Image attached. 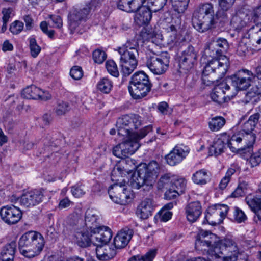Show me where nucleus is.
Returning a JSON list of instances; mask_svg holds the SVG:
<instances>
[{
  "label": "nucleus",
  "instance_id": "obj_18",
  "mask_svg": "<svg viewBox=\"0 0 261 261\" xmlns=\"http://www.w3.org/2000/svg\"><path fill=\"white\" fill-rule=\"evenodd\" d=\"M189 153V148L183 145H177L165 156L167 163L172 166L180 163Z\"/></svg>",
  "mask_w": 261,
  "mask_h": 261
},
{
  "label": "nucleus",
  "instance_id": "obj_63",
  "mask_svg": "<svg viewBox=\"0 0 261 261\" xmlns=\"http://www.w3.org/2000/svg\"><path fill=\"white\" fill-rule=\"evenodd\" d=\"M71 192L75 197H80L85 194V191L81 186H75L72 187Z\"/></svg>",
  "mask_w": 261,
  "mask_h": 261
},
{
  "label": "nucleus",
  "instance_id": "obj_49",
  "mask_svg": "<svg viewBox=\"0 0 261 261\" xmlns=\"http://www.w3.org/2000/svg\"><path fill=\"white\" fill-rule=\"evenodd\" d=\"M186 185V181L184 179L180 178L175 180L174 182H172L171 187L172 188L173 186L176 191L180 194L182 193L184 191Z\"/></svg>",
  "mask_w": 261,
  "mask_h": 261
},
{
  "label": "nucleus",
  "instance_id": "obj_42",
  "mask_svg": "<svg viewBox=\"0 0 261 261\" xmlns=\"http://www.w3.org/2000/svg\"><path fill=\"white\" fill-rule=\"evenodd\" d=\"M214 246L209 244L207 242L204 241V239H201L198 235H197L195 240V248L199 251H207L210 254L211 250H212Z\"/></svg>",
  "mask_w": 261,
  "mask_h": 261
},
{
  "label": "nucleus",
  "instance_id": "obj_21",
  "mask_svg": "<svg viewBox=\"0 0 261 261\" xmlns=\"http://www.w3.org/2000/svg\"><path fill=\"white\" fill-rule=\"evenodd\" d=\"M155 205V203L152 198H145L138 205L136 214L139 218L147 219L152 215V212Z\"/></svg>",
  "mask_w": 261,
  "mask_h": 261
},
{
  "label": "nucleus",
  "instance_id": "obj_30",
  "mask_svg": "<svg viewBox=\"0 0 261 261\" xmlns=\"http://www.w3.org/2000/svg\"><path fill=\"white\" fill-rule=\"evenodd\" d=\"M16 250V242L15 241H11L5 245L1 252L2 261H13Z\"/></svg>",
  "mask_w": 261,
  "mask_h": 261
},
{
  "label": "nucleus",
  "instance_id": "obj_32",
  "mask_svg": "<svg viewBox=\"0 0 261 261\" xmlns=\"http://www.w3.org/2000/svg\"><path fill=\"white\" fill-rule=\"evenodd\" d=\"M96 254L97 258L100 260H108L113 258L116 254V250L109 246L97 247Z\"/></svg>",
  "mask_w": 261,
  "mask_h": 261
},
{
  "label": "nucleus",
  "instance_id": "obj_57",
  "mask_svg": "<svg viewBox=\"0 0 261 261\" xmlns=\"http://www.w3.org/2000/svg\"><path fill=\"white\" fill-rule=\"evenodd\" d=\"M118 8L123 11L132 12L130 0H120L118 4Z\"/></svg>",
  "mask_w": 261,
  "mask_h": 261
},
{
  "label": "nucleus",
  "instance_id": "obj_10",
  "mask_svg": "<svg viewBox=\"0 0 261 261\" xmlns=\"http://www.w3.org/2000/svg\"><path fill=\"white\" fill-rule=\"evenodd\" d=\"M91 4L87 5L85 7L79 10L72 11L68 16L69 29L71 33H83L82 27L88 18L91 9Z\"/></svg>",
  "mask_w": 261,
  "mask_h": 261
},
{
  "label": "nucleus",
  "instance_id": "obj_43",
  "mask_svg": "<svg viewBox=\"0 0 261 261\" xmlns=\"http://www.w3.org/2000/svg\"><path fill=\"white\" fill-rule=\"evenodd\" d=\"M156 254L155 249H151L144 256L137 255L132 256L128 261H152Z\"/></svg>",
  "mask_w": 261,
  "mask_h": 261
},
{
  "label": "nucleus",
  "instance_id": "obj_45",
  "mask_svg": "<svg viewBox=\"0 0 261 261\" xmlns=\"http://www.w3.org/2000/svg\"><path fill=\"white\" fill-rule=\"evenodd\" d=\"M106 68L111 75L115 77H118L119 71L115 62L113 60H108L106 63Z\"/></svg>",
  "mask_w": 261,
  "mask_h": 261
},
{
  "label": "nucleus",
  "instance_id": "obj_44",
  "mask_svg": "<svg viewBox=\"0 0 261 261\" xmlns=\"http://www.w3.org/2000/svg\"><path fill=\"white\" fill-rule=\"evenodd\" d=\"M189 0L175 1L172 4L174 10L178 13H183L187 9Z\"/></svg>",
  "mask_w": 261,
  "mask_h": 261
},
{
  "label": "nucleus",
  "instance_id": "obj_6",
  "mask_svg": "<svg viewBox=\"0 0 261 261\" xmlns=\"http://www.w3.org/2000/svg\"><path fill=\"white\" fill-rule=\"evenodd\" d=\"M20 253L28 258L34 257L40 254L44 245L42 236L35 231H28L23 234L19 240Z\"/></svg>",
  "mask_w": 261,
  "mask_h": 261
},
{
  "label": "nucleus",
  "instance_id": "obj_3",
  "mask_svg": "<svg viewBox=\"0 0 261 261\" xmlns=\"http://www.w3.org/2000/svg\"><path fill=\"white\" fill-rule=\"evenodd\" d=\"M214 246L210 250V255L215 258H221L222 261H238L240 251L237 243L231 238L219 240L216 235L207 231L200 230L197 234Z\"/></svg>",
  "mask_w": 261,
  "mask_h": 261
},
{
  "label": "nucleus",
  "instance_id": "obj_13",
  "mask_svg": "<svg viewBox=\"0 0 261 261\" xmlns=\"http://www.w3.org/2000/svg\"><path fill=\"white\" fill-rule=\"evenodd\" d=\"M229 208L225 204H216L208 207L205 218L207 222L212 225L219 224L226 217Z\"/></svg>",
  "mask_w": 261,
  "mask_h": 261
},
{
  "label": "nucleus",
  "instance_id": "obj_28",
  "mask_svg": "<svg viewBox=\"0 0 261 261\" xmlns=\"http://www.w3.org/2000/svg\"><path fill=\"white\" fill-rule=\"evenodd\" d=\"M133 235V230L125 228L119 231L114 238V244L116 248L125 247L130 241Z\"/></svg>",
  "mask_w": 261,
  "mask_h": 261
},
{
  "label": "nucleus",
  "instance_id": "obj_25",
  "mask_svg": "<svg viewBox=\"0 0 261 261\" xmlns=\"http://www.w3.org/2000/svg\"><path fill=\"white\" fill-rule=\"evenodd\" d=\"M185 210L188 221L192 223L196 221L202 214V207L199 201L189 203Z\"/></svg>",
  "mask_w": 261,
  "mask_h": 261
},
{
  "label": "nucleus",
  "instance_id": "obj_22",
  "mask_svg": "<svg viewBox=\"0 0 261 261\" xmlns=\"http://www.w3.org/2000/svg\"><path fill=\"white\" fill-rule=\"evenodd\" d=\"M43 195L41 191L33 190L24 193L21 197L20 203L27 207L34 206L42 202Z\"/></svg>",
  "mask_w": 261,
  "mask_h": 261
},
{
  "label": "nucleus",
  "instance_id": "obj_36",
  "mask_svg": "<svg viewBox=\"0 0 261 261\" xmlns=\"http://www.w3.org/2000/svg\"><path fill=\"white\" fill-rule=\"evenodd\" d=\"M97 220V216L91 211H87L85 214V225L86 229L91 231V229L97 226L96 222Z\"/></svg>",
  "mask_w": 261,
  "mask_h": 261
},
{
  "label": "nucleus",
  "instance_id": "obj_17",
  "mask_svg": "<svg viewBox=\"0 0 261 261\" xmlns=\"http://www.w3.org/2000/svg\"><path fill=\"white\" fill-rule=\"evenodd\" d=\"M234 94L230 92L229 85L223 81L215 86L211 94V97L214 101L222 104L225 102L227 97L230 98Z\"/></svg>",
  "mask_w": 261,
  "mask_h": 261
},
{
  "label": "nucleus",
  "instance_id": "obj_5",
  "mask_svg": "<svg viewBox=\"0 0 261 261\" xmlns=\"http://www.w3.org/2000/svg\"><path fill=\"white\" fill-rule=\"evenodd\" d=\"M160 171L159 164L151 161L148 164H141L137 168V175H134L131 181L132 187L136 189L143 187L144 190L151 189Z\"/></svg>",
  "mask_w": 261,
  "mask_h": 261
},
{
  "label": "nucleus",
  "instance_id": "obj_23",
  "mask_svg": "<svg viewBox=\"0 0 261 261\" xmlns=\"http://www.w3.org/2000/svg\"><path fill=\"white\" fill-rule=\"evenodd\" d=\"M245 200L249 207L255 214L254 221L256 223L261 221V196L249 194L246 196Z\"/></svg>",
  "mask_w": 261,
  "mask_h": 261
},
{
  "label": "nucleus",
  "instance_id": "obj_8",
  "mask_svg": "<svg viewBox=\"0 0 261 261\" xmlns=\"http://www.w3.org/2000/svg\"><path fill=\"white\" fill-rule=\"evenodd\" d=\"M151 88L148 76L144 72H137L131 77L128 90L134 99H139L145 97Z\"/></svg>",
  "mask_w": 261,
  "mask_h": 261
},
{
  "label": "nucleus",
  "instance_id": "obj_41",
  "mask_svg": "<svg viewBox=\"0 0 261 261\" xmlns=\"http://www.w3.org/2000/svg\"><path fill=\"white\" fill-rule=\"evenodd\" d=\"M244 14H236L234 15L231 20V25L235 29L239 30L244 27L246 22L244 19Z\"/></svg>",
  "mask_w": 261,
  "mask_h": 261
},
{
  "label": "nucleus",
  "instance_id": "obj_47",
  "mask_svg": "<svg viewBox=\"0 0 261 261\" xmlns=\"http://www.w3.org/2000/svg\"><path fill=\"white\" fill-rule=\"evenodd\" d=\"M168 0H148L147 4L152 6L154 12L162 10L166 4Z\"/></svg>",
  "mask_w": 261,
  "mask_h": 261
},
{
  "label": "nucleus",
  "instance_id": "obj_19",
  "mask_svg": "<svg viewBox=\"0 0 261 261\" xmlns=\"http://www.w3.org/2000/svg\"><path fill=\"white\" fill-rule=\"evenodd\" d=\"M253 19L256 24L249 29L248 36H250L253 45L261 47V6L254 10Z\"/></svg>",
  "mask_w": 261,
  "mask_h": 261
},
{
  "label": "nucleus",
  "instance_id": "obj_9",
  "mask_svg": "<svg viewBox=\"0 0 261 261\" xmlns=\"http://www.w3.org/2000/svg\"><path fill=\"white\" fill-rule=\"evenodd\" d=\"M111 179L115 182L108 190L110 198L115 203L125 205L131 199V191L128 189V182L125 179L111 176Z\"/></svg>",
  "mask_w": 261,
  "mask_h": 261
},
{
  "label": "nucleus",
  "instance_id": "obj_20",
  "mask_svg": "<svg viewBox=\"0 0 261 261\" xmlns=\"http://www.w3.org/2000/svg\"><path fill=\"white\" fill-rule=\"evenodd\" d=\"M197 59V51L194 47L188 45L182 51L180 57L179 65L180 68L189 70L191 69L196 63Z\"/></svg>",
  "mask_w": 261,
  "mask_h": 261
},
{
  "label": "nucleus",
  "instance_id": "obj_33",
  "mask_svg": "<svg viewBox=\"0 0 261 261\" xmlns=\"http://www.w3.org/2000/svg\"><path fill=\"white\" fill-rule=\"evenodd\" d=\"M210 180L209 172L205 169H200L193 174L192 180L198 185H205Z\"/></svg>",
  "mask_w": 261,
  "mask_h": 261
},
{
  "label": "nucleus",
  "instance_id": "obj_59",
  "mask_svg": "<svg viewBox=\"0 0 261 261\" xmlns=\"http://www.w3.org/2000/svg\"><path fill=\"white\" fill-rule=\"evenodd\" d=\"M40 27L43 33L46 34L49 38H54L55 31L53 30H48V25L46 21L41 22Z\"/></svg>",
  "mask_w": 261,
  "mask_h": 261
},
{
  "label": "nucleus",
  "instance_id": "obj_24",
  "mask_svg": "<svg viewBox=\"0 0 261 261\" xmlns=\"http://www.w3.org/2000/svg\"><path fill=\"white\" fill-rule=\"evenodd\" d=\"M136 166L134 164V161L127 158L123 160L121 163L115 167L111 173V176L122 178L125 173H128L135 169Z\"/></svg>",
  "mask_w": 261,
  "mask_h": 261
},
{
  "label": "nucleus",
  "instance_id": "obj_7",
  "mask_svg": "<svg viewBox=\"0 0 261 261\" xmlns=\"http://www.w3.org/2000/svg\"><path fill=\"white\" fill-rule=\"evenodd\" d=\"M137 46L136 43L133 44L132 41L128 40L124 45L118 49L120 55L121 72L125 76L129 75L136 68L137 58L139 56Z\"/></svg>",
  "mask_w": 261,
  "mask_h": 261
},
{
  "label": "nucleus",
  "instance_id": "obj_53",
  "mask_svg": "<svg viewBox=\"0 0 261 261\" xmlns=\"http://www.w3.org/2000/svg\"><path fill=\"white\" fill-rule=\"evenodd\" d=\"M24 27L23 23L16 20L13 22L10 27V31L14 34H18L22 31Z\"/></svg>",
  "mask_w": 261,
  "mask_h": 261
},
{
  "label": "nucleus",
  "instance_id": "obj_52",
  "mask_svg": "<svg viewBox=\"0 0 261 261\" xmlns=\"http://www.w3.org/2000/svg\"><path fill=\"white\" fill-rule=\"evenodd\" d=\"M234 1L235 0H219L220 9L218 11H221L227 14V11L232 7Z\"/></svg>",
  "mask_w": 261,
  "mask_h": 261
},
{
  "label": "nucleus",
  "instance_id": "obj_26",
  "mask_svg": "<svg viewBox=\"0 0 261 261\" xmlns=\"http://www.w3.org/2000/svg\"><path fill=\"white\" fill-rule=\"evenodd\" d=\"M141 117L136 114L125 115L118 119L117 124L124 126L133 132L140 126Z\"/></svg>",
  "mask_w": 261,
  "mask_h": 261
},
{
  "label": "nucleus",
  "instance_id": "obj_50",
  "mask_svg": "<svg viewBox=\"0 0 261 261\" xmlns=\"http://www.w3.org/2000/svg\"><path fill=\"white\" fill-rule=\"evenodd\" d=\"M107 55L105 51L96 49L93 53V58L95 63H102L106 59Z\"/></svg>",
  "mask_w": 261,
  "mask_h": 261
},
{
  "label": "nucleus",
  "instance_id": "obj_61",
  "mask_svg": "<svg viewBox=\"0 0 261 261\" xmlns=\"http://www.w3.org/2000/svg\"><path fill=\"white\" fill-rule=\"evenodd\" d=\"M13 9L11 8H3L2 9V13L3 14V22H4V25L8 22L9 18H10V14L12 12Z\"/></svg>",
  "mask_w": 261,
  "mask_h": 261
},
{
  "label": "nucleus",
  "instance_id": "obj_12",
  "mask_svg": "<svg viewBox=\"0 0 261 261\" xmlns=\"http://www.w3.org/2000/svg\"><path fill=\"white\" fill-rule=\"evenodd\" d=\"M152 130V127L151 125L146 126L140 130L139 134H133L132 137L124 140L121 143L124 156H127L135 153L140 146L139 140Z\"/></svg>",
  "mask_w": 261,
  "mask_h": 261
},
{
  "label": "nucleus",
  "instance_id": "obj_1",
  "mask_svg": "<svg viewBox=\"0 0 261 261\" xmlns=\"http://www.w3.org/2000/svg\"><path fill=\"white\" fill-rule=\"evenodd\" d=\"M228 48V42L224 38H215L209 43L206 53L212 59L206 63L203 71L202 80L204 84L213 83L216 77H222L226 73L229 61L226 56L222 54Z\"/></svg>",
  "mask_w": 261,
  "mask_h": 261
},
{
  "label": "nucleus",
  "instance_id": "obj_38",
  "mask_svg": "<svg viewBox=\"0 0 261 261\" xmlns=\"http://www.w3.org/2000/svg\"><path fill=\"white\" fill-rule=\"evenodd\" d=\"M225 124V119L221 116L213 118L208 123L209 128L212 131L220 130Z\"/></svg>",
  "mask_w": 261,
  "mask_h": 261
},
{
  "label": "nucleus",
  "instance_id": "obj_16",
  "mask_svg": "<svg viewBox=\"0 0 261 261\" xmlns=\"http://www.w3.org/2000/svg\"><path fill=\"white\" fill-rule=\"evenodd\" d=\"M0 215L2 220L8 225L18 223L22 218L21 210L13 205L3 206L0 210Z\"/></svg>",
  "mask_w": 261,
  "mask_h": 261
},
{
  "label": "nucleus",
  "instance_id": "obj_48",
  "mask_svg": "<svg viewBox=\"0 0 261 261\" xmlns=\"http://www.w3.org/2000/svg\"><path fill=\"white\" fill-rule=\"evenodd\" d=\"M118 126V134L119 136L124 137V140L132 137L133 134H139L138 133L133 132L129 128L124 126L117 125Z\"/></svg>",
  "mask_w": 261,
  "mask_h": 261
},
{
  "label": "nucleus",
  "instance_id": "obj_64",
  "mask_svg": "<svg viewBox=\"0 0 261 261\" xmlns=\"http://www.w3.org/2000/svg\"><path fill=\"white\" fill-rule=\"evenodd\" d=\"M132 12H136L141 8L144 4L140 0H130Z\"/></svg>",
  "mask_w": 261,
  "mask_h": 261
},
{
  "label": "nucleus",
  "instance_id": "obj_11",
  "mask_svg": "<svg viewBox=\"0 0 261 261\" xmlns=\"http://www.w3.org/2000/svg\"><path fill=\"white\" fill-rule=\"evenodd\" d=\"M170 57L167 53L147 55L146 66L154 74L161 75L168 69Z\"/></svg>",
  "mask_w": 261,
  "mask_h": 261
},
{
  "label": "nucleus",
  "instance_id": "obj_29",
  "mask_svg": "<svg viewBox=\"0 0 261 261\" xmlns=\"http://www.w3.org/2000/svg\"><path fill=\"white\" fill-rule=\"evenodd\" d=\"M256 77L258 80V83L253 86L251 89L246 94V103H248L249 100L256 95H261V65H258L256 67L254 78Z\"/></svg>",
  "mask_w": 261,
  "mask_h": 261
},
{
  "label": "nucleus",
  "instance_id": "obj_27",
  "mask_svg": "<svg viewBox=\"0 0 261 261\" xmlns=\"http://www.w3.org/2000/svg\"><path fill=\"white\" fill-rule=\"evenodd\" d=\"M143 6L138 10L135 17L136 22L139 25L148 24L152 18V6L151 5Z\"/></svg>",
  "mask_w": 261,
  "mask_h": 261
},
{
  "label": "nucleus",
  "instance_id": "obj_54",
  "mask_svg": "<svg viewBox=\"0 0 261 261\" xmlns=\"http://www.w3.org/2000/svg\"><path fill=\"white\" fill-rule=\"evenodd\" d=\"M70 74L73 79L78 80L83 76V73L81 67L75 66L71 69Z\"/></svg>",
  "mask_w": 261,
  "mask_h": 261
},
{
  "label": "nucleus",
  "instance_id": "obj_15",
  "mask_svg": "<svg viewBox=\"0 0 261 261\" xmlns=\"http://www.w3.org/2000/svg\"><path fill=\"white\" fill-rule=\"evenodd\" d=\"M92 243L97 247L106 245L112 237L111 230L107 226H100L91 229Z\"/></svg>",
  "mask_w": 261,
  "mask_h": 261
},
{
  "label": "nucleus",
  "instance_id": "obj_56",
  "mask_svg": "<svg viewBox=\"0 0 261 261\" xmlns=\"http://www.w3.org/2000/svg\"><path fill=\"white\" fill-rule=\"evenodd\" d=\"M261 162V150L257 152L251 154L249 163L251 167H255L257 166Z\"/></svg>",
  "mask_w": 261,
  "mask_h": 261
},
{
  "label": "nucleus",
  "instance_id": "obj_51",
  "mask_svg": "<svg viewBox=\"0 0 261 261\" xmlns=\"http://www.w3.org/2000/svg\"><path fill=\"white\" fill-rule=\"evenodd\" d=\"M30 48L31 56L34 58L36 57L41 50L40 47L37 44L36 40L33 38L30 39Z\"/></svg>",
  "mask_w": 261,
  "mask_h": 261
},
{
  "label": "nucleus",
  "instance_id": "obj_35",
  "mask_svg": "<svg viewBox=\"0 0 261 261\" xmlns=\"http://www.w3.org/2000/svg\"><path fill=\"white\" fill-rule=\"evenodd\" d=\"M225 144L224 141L220 138L216 139L209 148L210 155L218 156L224 152Z\"/></svg>",
  "mask_w": 261,
  "mask_h": 261
},
{
  "label": "nucleus",
  "instance_id": "obj_62",
  "mask_svg": "<svg viewBox=\"0 0 261 261\" xmlns=\"http://www.w3.org/2000/svg\"><path fill=\"white\" fill-rule=\"evenodd\" d=\"M113 153L115 156L119 158H123L125 157L123 153V150L122 148V143H120L114 147Z\"/></svg>",
  "mask_w": 261,
  "mask_h": 261
},
{
  "label": "nucleus",
  "instance_id": "obj_4",
  "mask_svg": "<svg viewBox=\"0 0 261 261\" xmlns=\"http://www.w3.org/2000/svg\"><path fill=\"white\" fill-rule=\"evenodd\" d=\"M228 19V15L221 11L215 13L213 5L205 3L199 5L193 14L192 24L198 32L203 33L215 29L218 21L225 22Z\"/></svg>",
  "mask_w": 261,
  "mask_h": 261
},
{
  "label": "nucleus",
  "instance_id": "obj_55",
  "mask_svg": "<svg viewBox=\"0 0 261 261\" xmlns=\"http://www.w3.org/2000/svg\"><path fill=\"white\" fill-rule=\"evenodd\" d=\"M234 219L238 223L244 222L247 219L245 214L240 209L236 207L234 211Z\"/></svg>",
  "mask_w": 261,
  "mask_h": 261
},
{
  "label": "nucleus",
  "instance_id": "obj_46",
  "mask_svg": "<svg viewBox=\"0 0 261 261\" xmlns=\"http://www.w3.org/2000/svg\"><path fill=\"white\" fill-rule=\"evenodd\" d=\"M69 109L70 107L67 102L61 101L58 102L55 112L57 115L61 116L65 114Z\"/></svg>",
  "mask_w": 261,
  "mask_h": 261
},
{
  "label": "nucleus",
  "instance_id": "obj_40",
  "mask_svg": "<svg viewBox=\"0 0 261 261\" xmlns=\"http://www.w3.org/2000/svg\"><path fill=\"white\" fill-rule=\"evenodd\" d=\"M173 177L170 173H166L162 175L158 182V188L159 190H162L164 188L168 189L171 187L173 181Z\"/></svg>",
  "mask_w": 261,
  "mask_h": 261
},
{
  "label": "nucleus",
  "instance_id": "obj_58",
  "mask_svg": "<svg viewBox=\"0 0 261 261\" xmlns=\"http://www.w3.org/2000/svg\"><path fill=\"white\" fill-rule=\"evenodd\" d=\"M179 195V194L175 191L174 187L173 186L172 188L171 187L168 188L165 193L164 196L166 199L170 200L174 199Z\"/></svg>",
  "mask_w": 261,
  "mask_h": 261
},
{
  "label": "nucleus",
  "instance_id": "obj_37",
  "mask_svg": "<svg viewBox=\"0 0 261 261\" xmlns=\"http://www.w3.org/2000/svg\"><path fill=\"white\" fill-rule=\"evenodd\" d=\"M40 92V88L35 85L28 86L22 92L21 96L26 99H37Z\"/></svg>",
  "mask_w": 261,
  "mask_h": 261
},
{
  "label": "nucleus",
  "instance_id": "obj_31",
  "mask_svg": "<svg viewBox=\"0 0 261 261\" xmlns=\"http://www.w3.org/2000/svg\"><path fill=\"white\" fill-rule=\"evenodd\" d=\"M89 231H90L88 229H86V231L84 229L76 231L73 237L74 242L81 247L89 246L92 243V240L91 234L89 235Z\"/></svg>",
  "mask_w": 261,
  "mask_h": 261
},
{
  "label": "nucleus",
  "instance_id": "obj_39",
  "mask_svg": "<svg viewBox=\"0 0 261 261\" xmlns=\"http://www.w3.org/2000/svg\"><path fill=\"white\" fill-rule=\"evenodd\" d=\"M97 89L104 93H109L113 87V83L109 79L103 77L100 80L97 85Z\"/></svg>",
  "mask_w": 261,
  "mask_h": 261
},
{
  "label": "nucleus",
  "instance_id": "obj_60",
  "mask_svg": "<svg viewBox=\"0 0 261 261\" xmlns=\"http://www.w3.org/2000/svg\"><path fill=\"white\" fill-rule=\"evenodd\" d=\"M49 18L51 20L54 27L57 28H61L62 27V19L60 16L54 15H48Z\"/></svg>",
  "mask_w": 261,
  "mask_h": 261
},
{
  "label": "nucleus",
  "instance_id": "obj_2",
  "mask_svg": "<svg viewBox=\"0 0 261 261\" xmlns=\"http://www.w3.org/2000/svg\"><path fill=\"white\" fill-rule=\"evenodd\" d=\"M259 116V113L250 116L242 126V129L236 132L228 139V146L232 152L244 155L251 154L252 147L256 139L254 128L258 121Z\"/></svg>",
  "mask_w": 261,
  "mask_h": 261
},
{
  "label": "nucleus",
  "instance_id": "obj_34",
  "mask_svg": "<svg viewBox=\"0 0 261 261\" xmlns=\"http://www.w3.org/2000/svg\"><path fill=\"white\" fill-rule=\"evenodd\" d=\"M249 30L248 32L242 37V40L240 41L238 46L237 47V53L240 56H244L248 52V47L247 45V40L250 39V41L252 44V45L256 47L257 49H260L261 47H259V45H253L252 42L251 40L250 36L249 37Z\"/></svg>",
  "mask_w": 261,
  "mask_h": 261
},
{
  "label": "nucleus",
  "instance_id": "obj_14",
  "mask_svg": "<svg viewBox=\"0 0 261 261\" xmlns=\"http://www.w3.org/2000/svg\"><path fill=\"white\" fill-rule=\"evenodd\" d=\"M253 79L254 74L247 69L240 70L231 77L232 84L239 90H247L251 86Z\"/></svg>",
  "mask_w": 261,
  "mask_h": 261
}]
</instances>
